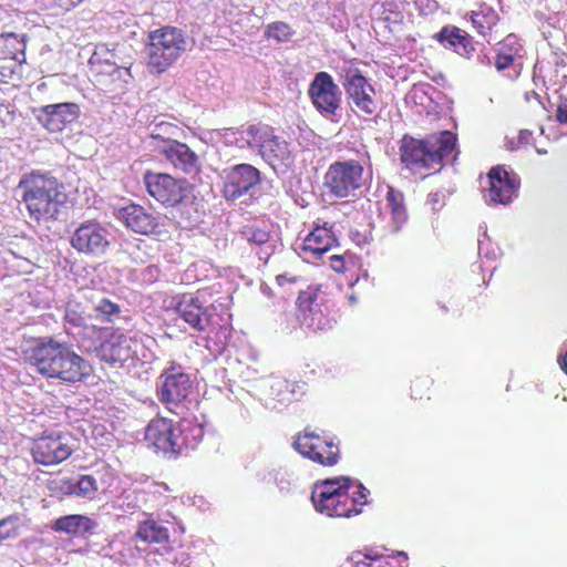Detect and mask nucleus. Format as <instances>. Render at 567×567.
Here are the masks:
<instances>
[{"label":"nucleus","mask_w":567,"mask_h":567,"mask_svg":"<svg viewBox=\"0 0 567 567\" xmlns=\"http://www.w3.org/2000/svg\"><path fill=\"white\" fill-rule=\"evenodd\" d=\"M28 360L43 377L69 384L84 381L92 372L89 361L78 354L72 344L52 337L38 339Z\"/></svg>","instance_id":"1"},{"label":"nucleus","mask_w":567,"mask_h":567,"mask_svg":"<svg viewBox=\"0 0 567 567\" xmlns=\"http://www.w3.org/2000/svg\"><path fill=\"white\" fill-rule=\"evenodd\" d=\"M370 491L349 476L327 478L315 484L311 501L317 512L328 517L349 518L361 513Z\"/></svg>","instance_id":"2"},{"label":"nucleus","mask_w":567,"mask_h":567,"mask_svg":"<svg viewBox=\"0 0 567 567\" xmlns=\"http://www.w3.org/2000/svg\"><path fill=\"white\" fill-rule=\"evenodd\" d=\"M55 177L50 174L31 173L19 183L29 216L35 221L55 220L66 202V194L62 190Z\"/></svg>","instance_id":"3"},{"label":"nucleus","mask_w":567,"mask_h":567,"mask_svg":"<svg viewBox=\"0 0 567 567\" xmlns=\"http://www.w3.org/2000/svg\"><path fill=\"white\" fill-rule=\"evenodd\" d=\"M457 137L451 131H442L426 140L404 136L400 146L402 163L412 171L434 169L452 155Z\"/></svg>","instance_id":"4"},{"label":"nucleus","mask_w":567,"mask_h":567,"mask_svg":"<svg viewBox=\"0 0 567 567\" xmlns=\"http://www.w3.org/2000/svg\"><path fill=\"white\" fill-rule=\"evenodd\" d=\"M365 175L372 177L371 157L365 146L357 152L355 159L337 161L323 176L324 193L334 198L355 196L365 183Z\"/></svg>","instance_id":"5"},{"label":"nucleus","mask_w":567,"mask_h":567,"mask_svg":"<svg viewBox=\"0 0 567 567\" xmlns=\"http://www.w3.org/2000/svg\"><path fill=\"white\" fill-rule=\"evenodd\" d=\"M150 196L166 207H172L173 218L182 227H190L196 219L189 214L192 204L187 203L186 181L176 179L169 174L146 172L143 177Z\"/></svg>","instance_id":"6"},{"label":"nucleus","mask_w":567,"mask_h":567,"mask_svg":"<svg viewBox=\"0 0 567 567\" xmlns=\"http://www.w3.org/2000/svg\"><path fill=\"white\" fill-rule=\"evenodd\" d=\"M186 50L183 30L163 27L148 33L145 59L151 73L161 74L171 68Z\"/></svg>","instance_id":"7"},{"label":"nucleus","mask_w":567,"mask_h":567,"mask_svg":"<svg viewBox=\"0 0 567 567\" xmlns=\"http://www.w3.org/2000/svg\"><path fill=\"white\" fill-rule=\"evenodd\" d=\"M223 196L227 202L248 204L257 199L261 172L251 164L241 163L221 172Z\"/></svg>","instance_id":"8"},{"label":"nucleus","mask_w":567,"mask_h":567,"mask_svg":"<svg viewBox=\"0 0 567 567\" xmlns=\"http://www.w3.org/2000/svg\"><path fill=\"white\" fill-rule=\"evenodd\" d=\"M193 388L190 374L181 367L165 369L156 382L158 400L175 414H182L185 410V401Z\"/></svg>","instance_id":"9"},{"label":"nucleus","mask_w":567,"mask_h":567,"mask_svg":"<svg viewBox=\"0 0 567 567\" xmlns=\"http://www.w3.org/2000/svg\"><path fill=\"white\" fill-rule=\"evenodd\" d=\"M113 235L104 224L96 220L81 223L70 236V245L80 255L90 258L104 257L112 246Z\"/></svg>","instance_id":"10"},{"label":"nucleus","mask_w":567,"mask_h":567,"mask_svg":"<svg viewBox=\"0 0 567 567\" xmlns=\"http://www.w3.org/2000/svg\"><path fill=\"white\" fill-rule=\"evenodd\" d=\"M295 450L320 465L333 466L340 458V450L334 439L324 431L306 427L293 441Z\"/></svg>","instance_id":"11"},{"label":"nucleus","mask_w":567,"mask_h":567,"mask_svg":"<svg viewBox=\"0 0 567 567\" xmlns=\"http://www.w3.org/2000/svg\"><path fill=\"white\" fill-rule=\"evenodd\" d=\"M308 95L321 116L338 121L341 113L342 92L331 74L326 71L316 73L309 84Z\"/></svg>","instance_id":"12"},{"label":"nucleus","mask_w":567,"mask_h":567,"mask_svg":"<svg viewBox=\"0 0 567 567\" xmlns=\"http://www.w3.org/2000/svg\"><path fill=\"white\" fill-rule=\"evenodd\" d=\"M73 451V436L68 432L43 434L33 441L31 447L34 463L43 466H53L64 462Z\"/></svg>","instance_id":"13"},{"label":"nucleus","mask_w":567,"mask_h":567,"mask_svg":"<svg viewBox=\"0 0 567 567\" xmlns=\"http://www.w3.org/2000/svg\"><path fill=\"white\" fill-rule=\"evenodd\" d=\"M341 84L350 103L358 112L372 115L378 109L375 90L368 79L355 68H349L341 75Z\"/></svg>","instance_id":"14"},{"label":"nucleus","mask_w":567,"mask_h":567,"mask_svg":"<svg viewBox=\"0 0 567 567\" xmlns=\"http://www.w3.org/2000/svg\"><path fill=\"white\" fill-rule=\"evenodd\" d=\"M297 302L300 322L303 327L315 332L327 331L333 327L334 320L323 303L324 297L317 293L316 290L308 288V290L300 291Z\"/></svg>","instance_id":"15"},{"label":"nucleus","mask_w":567,"mask_h":567,"mask_svg":"<svg viewBox=\"0 0 567 567\" xmlns=\"http://www.w3.org/2000/svg\"><path fill=\"white\" fill-rule=\"evenodd\" d=\"M32 114L47 131L58 133L75 123L81 115V110L76 103L62 102L33 107Z\"/></svg>","instance_id":"16"},{"label":"nucleus","mask_w":567,"mask_h":567,"mask_svg":"<svg viewBox=\"0 0 567 567\" xmlns=\"http://www.w3.org/2000/svg\"><path fill=\"white\" fill-rule=\"evenodd\" d=\"M519 178L501 166L488 173V188L484 193L487 205H507L517 196Z\"/></svg>","instance_id":"17"},{"label":"nucleus","mask_w":567,"mask_h":567,"mask_svg":"<svg viewBox=\"0 0 567 567\" xmlns=\"http://www.w3.org/2000/svg\"><path fill=\"white\" fill-rule=\"evenodd\" d=\"M178 316L197 331H205L209 326L216 324L217 308L214 305L204 307L198 297L193 295H183L176 305Z\"/></svg>","instance_id":"18"},{"label":"nucleus","mask_w":567,"mask_h":567,"mask_svg":"<svg viewBox=\"0 0 567 567\" xmlns=\"http://www.w3.org/2000/svg\"><path fill=\"white\" fill-rule=\"evenodd\" d=\"M176 422L165 417L152 420L145 430V440L165 457L178 456Z\"/></svg>","instance_id":"19"},{"label":"nucleus","mask_w":567,"mask_h":567,"mask_svg":"<svg viewBox=\"0 0 567 567\" xmlns=\"http://www.w3.org/2000/svg\"><path fill=\"white\" fill-rule=\"evenodd\" d=\"M27 35L17 33L0 34V81L6 82L16 66L25 62Z\"/></svg>","instance_id":"20"},{"label":"nucleus","mask_w":567,"mask_h":567,"mask_svg":"<svg viewBox=\"0 0 567 567\" xmlns=\"http://www.w3.org/2000/svg\"><path fill=\"white\" fill-rule=\"evenodd\" d=\"M133 343V338L124 334L118 329L100 342L95 348V353L101 361L113 365H123L135 353Z\"/></svg>","instance_id":"21"},{"label":"nucleus","mask_w":567,"mask_h":567,"mask_svg":"<svg viewBox=\"0 0 567 567\" xmlns=\"http://www.w3.org/2000/svg\"><path fill=\"white\" fill-rule=\"evenodd\" d=\"M523 45L516 34L511 33L497 43L495 69L498 72H507L506 76L516 79L522 69Z\"/></svg>","instance_id":"22"},{"label":"nucleus","mask_w":567,"mask_h":567,"mask_svg":"<svg viewBox=\"0 0 567 567\" xmlns=\"http://www.w3.org/2000/svg\"><path fill=\"white\" fill-rule=\"evenodd\" d=\"M117 218L136 234L151 235L159 233L161 216L147 212L141 205L132 203L120 208Z\"/></svg>","instance_id":"23"},{"label":"nucleus","mask_w":567,"mask_h":567,"mask_svg":"<svg viewBox=\"0 0 567 567\" xmlns=\"http://www.w3.org/2000/svg\"><path fill=\"white\" fill-rule=\"evenodd\" d=\"M277 176L286 175L295 164L288 142L272 134L260 154Z\"/></svg>","instance_id":"24"},{"label":"nucleus","mask_w":567,"mask_h":567,"mask_svg":"<svg viewBox=\"0 0 567 567\" xmlns=\"http://www.w3.org/2000/svg\"><path fill=\"white\" fill-rule=\"evenodd\" d=\"M158 147L175 168L187 175H195L199 172V157L186 144L178 141H165V145Z\"/></svg>","instance_id":"25"},{"label":"nucleus","mask_w":567,"mask_h":567,"mask_svg":"<svg viewBox=\"0 0 567 567\" xmlns=\"http://www.w3.org/2000/svg\"><path fill=\"white\" fill-rule=\"evenodd\" d=\"M334 225L323 223L322 226L317 225L316 228L306 237L302 244L305 258L308 260H319L333 246L338 244V239L333 231Z\"/></svg>","instance_id":"26"},{"label":"nucleus","mask_w":567,"mask_h":567,"mask_svg":"<svg viewBox=\"0 0 567 567\" xmlns=\"http://www.w3.org/2000/svg\"><path fill=\"white\" fill-rule=\"evenodd\" d=\"M240 236L256 250L258 258L265 262L282 246L275 234L256 226H245Z\"/></svg>","instance_id":"27"},{"label":"nucleus","mask_w":567,"mask_h":567,"mask_svg":"<svg viewBox=\"0 0 567 567\" xmlns=\"http://www.w3.org/2000/svg\"><path fill=\"white\" fill-rule=\"evenodd\" d=\"M443 48L452 50L458 55L471 59L475 48L472 43V38L464 30L455 25H444L439 32L433 35Z\"/></svg>","instance_id":"28"},{"label":"nucleus","mask_w":567,"mask_h":567,"mask_svg":"<svg viewBox=\"0 0 567 567\" xmlns=\"http://www.w3.org/2000/svg\"><path fill=\"white\" fill-rule=\"evenodd\" d=\"M385 200L390 209V217L383 227L384 236L398 235L408 223V213L404 206V195L399 189L388 186Z\"/></svg>","instance_id":"29"},{"label":"nucleus","mask_w":567,"mask_h":567,"mask_svg":"<svg viewBox=\"0 0 567 567\" xmlns=\"http://www.w3.org/2000/svg\"><path fill=\"white\" fill-rule=\"evenodd\" d=\"M51 528L55 533H63L74 537H86L95 533L97 523L89 516L71 514L53 520Z\"/></svg>","instance_id":"30"},{"label":"nucleus","mask_w":567,"mask_h":567,"mask_svg":"<svg viewBox=\"0 0 567 567\" xmlns=\"http://www.w3.org/2000/svg\"><path fill=\"white\" fill-rule=\"evenodd\" d=\"M178 455L185 451L194 450L204 437V427L194 419H179L176 421Z\"/></svg>","instance_id":"31"},{"label":"nucleus","mask_w":567,"mask_h":567,"mask_svg":"<svg viewBox=\"0 0 567 567\" xmlns=\"http://www.w3.org/2000/svg\"><path fill=\"white\" fill-rule=\"evenodd\" d=\"M95 317L103 322L109 323H128L130 310L123 302L114 301L110 298L102 297L93 303Z\"/></svg>","instance_id":"32"},{"label":"nucleus","mask_w":567,"mask_h":567,"mask_svg":"<svg viewBox=\"0 0 567 567\" xmlns=\"http://www.w3.org/2000/svg\"><path fill=\"white\" fill-rule=\"evenodd\" d=\"M59 489L64 495H74L93 499L99 489L97 481L92 475H80L76 478L60 480L56 482Z\"/></svg>","instance_id":"33"},{"label":"nucleus","mask_w":567,"mask_h":567,"mask_svg":"<svg viewBox=\"0 0 567 567\" xmlns=\"http://www.w3.org/2000/svg\"><path fill=\"white\" fill-rule=\"evenodd\" d=\"M229 315L227 318L223 317L217 312V320H214L216 324L209 326L207 330V347L216 352H221L228 343L231 336L230 324L228 322Z\"/></svg>","instance_id":"34"},{"label":"nucleus","mask_w":567,"mask_h":567,"mask_svg":"<svg viewBox=\"0 0 567 567\" xmlns=\"http://www.w3.org/2000/svg\"><path fill=\"white\" fill-rule=\"evenodd\" d=\"M135 538L146 544H167L169 542V533L162 523L148 518L138 524Z\"/></svg>","instance_id":"35"},{"label":"nucleus","mask_w":567,"mask_h":567,"mask_svg":"<svg viewBox=\"0 0 567 567\" xmlns=\"http://www.w3.org/2000/svg\"><path fill=\"white\" fill-rule=\"evenodd\" d=\"M274 130L265 124H250L246 127V137L248 148L258 151L260 155L264 146L268 143L272 136Z\"/></svg>","instance_id":"36"},{"label":"nucleus","mask_w":567,"mask_h":567,"mask_svg":"<svg viewBox=\"0 0 567 567\" xmlns=\"http://www.w3.org/2000/svg\"><path fill=\"white\" fill-rule=\"evenodd\" d=\"M257 476L264 482H274L281 493H290L292 489V474L287 468H271L258 472Z\"/></svg>","instance_id":"37"},{"label":"nucleus","mask_w":567,"mask_h":567,"mask_svg":"<svg viewBox=\"0 0 567 567\" xmlns=\"http://www.w3.org/2000/svg\"><path fill=\"white\" fill-rule=\"evenodd\" d=\"M64 323L71 328H83L86 326L87 317L78 302H68L63 316Z\"/></svg>","instance_id":"38"},{"label":"nucleus","mask_w":567,"mask_h":567,"mask_svg":"<svg viewBox=\"0 0 567 567\" xmlns=\"http://www.w3.org/2000/svg\"><path fill=\"white\" fill-rule=\"evenodd\" d=\"M471 20L477 32L484 35L486 31L491 30L492 25L495 24L496 16L491 11V9H487V12L484 10L473 11Z\"/></svg>","instance_id":"39"},{"label":"nucleus","mask_w":567,"mask_h":567,"mask_svg":"<svg viewBox=\"0 0 567 567\" xmlns=\"http://www.w3.org/2000/svg\"><path fill=\"white\" fill-rule=\"evenodd\" d=\"M151 137L154 140H161L163 145L165 141H174L171 136L174 134L175 126L168 122H154L150 125Z\"/></svg>","instance_id":"40"},{"label":"nucleus","mask_w":567,"mask_h":567,"mask_svg":"<svg viewBox=\"0 0 567 567\" xmlns=\"http://www.w3.org/2000/svg\"><path fill=\"white\" fill-rule=\"evenodd\" d=\"M266 34L278 42L288 41L292 34L291 28L285 22H274L268 25Z\"/></svg>","instance_id":"41"},{"label":"nucleus","mask_w":567,"mask_h":567,"mask_svg":"<svg viewBox=\"0 0 567 567\" xmlns=\"http://www.w3.org/2000/svg\"><path fill=\"white\" fill-rule=\"evenodd\" d=\"M19 517L10 515L0 520V540L13 537L19 528Z\"/></svg>","instance_id":"42"},{"label":"nucleus","mask_w":567,"mask_h":567,"mask_svg":"<svg viewBox=\"0 0 567 567\" xmlns=\"http://www.w3.org/2000/svg\"><path fill=\"white\" fill-rule=\"evenodd\" d=\"M116 62L115 54L107 50L105 45H99L96 47L95 51L91 55L89 63L92 66L95 65H103V63H112Z\"/></svg>","instance_id":"43"},{"label":"nucleus","mask_w":567,"mask_h":567,"mask_svg":"<svg viewBox=\"0 0 567 567\" xmlns=\"http://www.w3.org/2000/svg\"><path fill=\"white\" fill-rule=\"evenodd\" d=\"M116 62L115 54L107 50L105 45H99L96 47L95 51L91 55L89 63L92 66L95 65H103V63H112Z\"/></svg>","instance_id":"44"},{"label":"nucleus","mask_w":567,"mask_h":567,"mask_svg":"<svg viewBox=\"0 0 567 567\" xmlns=\"http://www.w3.org/2000/svg\"><path fill=\"white\" fill-rule=\"evenodd\" d=\"M113 70L114 71L111 76L112 81L118 83L116 85L117 89H123L132 79L130 68L118 65L117 68H113Z\"/></svg>","instance_id":"45"},{"label":"nucleus","mask_w":567,"mask_h":567,"mask_svg":"<svg viewBox=\"0 0 567 567\" xmlns=\"http://www.w3.org/2000/svg\"><path fill=\"white\" fill-rule=\"evenodd\" d=\"M532 132L528 131V130H522L518 134V137H517V142L515 143L514 141H509L508 142V148L511 151H514L516 148H518L519 146H523V145H527L529 144L530 142V138H532Z\"/></svg>","instance_id":"46"},{"label":"nucleus","mask_w":567,"mask_h":567,"mask_svg":"<svg viewBox=\"0 0 567 567\" xmlns=\"http://www.w3.org/2000/svg\"><path fill=\"white\" fill-rule=\"evenodd\" d=\"M16 118V112L9 105L0 106V121L3 124H10Z\"/></svg>","instance_id":"47"},{"label":"nucleus","mask_w":567,"mask_h":567,"mask_svg":"<svg viewBox=\"0 0 567 567\" xmlns=\"http://www.w3.org/2000/svg\"><path fill=\"white\" fill-rule=\"evenodd\" d=\"M556 118L561 124H567V99L560 96V103L557 107Z\"/></svg>","instance_id":"48"},{"label":"nucleus","mask_w":567,"mask_h":567,"mask_svg":"<svg viewBox=\"0 0 567 567\" xmlns=\"http://www.w3.org/2000/svg\"><path fill=\"white\" fill-rule=\"evenodd\" d=\"M220 135L227 145H234V143L236 142V137L238 135L237 128H234V127L224 128Z\"/></svg>","instance_id":"49"},{"label":"nucleus","mask_w":567,"mask_h":567,"mask_svg":"<svg viewBox=\"0 0 567 567\" xmlns=\"http://www.w3.org/2000/svg\"><path fill=\"white\" fill-rule=\"evenodd\" d=\"M237 133L238 135L236 137V142L234 143V145L237 146L238 148H248L246 127L237 128Z\"/></svg>","instance_id":"50"},{"label":"nucleus","mask_w":567,"mask_h":567,"mask_svg":"<svg viewBox=\"0 0 567 567\" xmlns=\"http://www.w3.org/2000/svg\"><path fill=\"white\" fill-rule=\"evenodd\" d=\"M330 265L333 270L341 272L344 270V259L340 255H333L330 257Z\"/></svg>","instance_id":"51"},{"label":"nucleus","mask_w":567,"mask_h":567,"mask_svg":"<svg viewBox=\"0 0 567 567\" xmlns=\"http://www.w3.org/2000/svg\"><path fill=\"white\" fill-rule=\"evenodd\" d=\"M96 66V71L100 73V74H106L109 76H112V73H113V68H117L118 64L116 62H112V63H103V65H95Z\"/></svg>","instance_id":"52"},{"label":"nucleus","mask_w":567,"mask_h":567,"mask_svg":"<svg viewBox=\"0 0 567 567\" xmlns=\"http://www.w3.org/2000/svg\"><path fill=\"white\" fill-rule=\"evenodd\" d=\"M276 281H277L278 286L282 287L287 282H289V284L295 282L296 278L295 277H288L286 274H282V275H278L276 277Z\"/></svg>","instance_id":"53"},{"label":"nucleus","mask_w":567,"mask_h":567,"mask_svg":"<svg viewBox=\"0 0 567 567\" xmlns=\"http://www.w3.org/2000/svg\"><path fill=\"white\" fill-rule=\"evenodd\" d=\"M565 354L558 359L561 370L567 374V341L564 343Z\"/></svg>","instance_id":"54"},{"label":"nucleus","mask_w":567,"mask_h":567,"mask_svg":"<svg viewBox=\"0 0 567 567\" xmlns=\"http://www.w3.org/2000/svg\"><path fill=\"white\" fill-rule=\"evenodd\" d=\"M483 254L487 259L495 258V252H489L488 250L484 252V241L478 239V255L482 256Z\"/></svg>","instance_id":"55"},{"label":"nucleus","mask_w":567,"mask_h":567,"mask_svg":"<svg viewBox=\"0 0 567 567\" xmlns=\"http://www.w3.org/2000/svg\"><path fill=\"white\" fill-rule=\"evenodd\" d=\"M477 61L481 64H486V65L491 64V59H489V56L487 54H478L477 55Z\"/></svg>","instance_id":"56"},{"label":"nucleus","mask_w":567,"mask_h":567,"mask_svg":"<svg viewBox=\"0 0 567 567\" xmlns=\"http://www.w3.org/2000/svg\"><path fill=\"white\" fill-rule=\"evenodd\" d=\"M429 202L433 204V209H436L435 204L439 202V194L437 193L430 194Z\"/></svg>","instance_id":"57"},{"label":"nucleus","mask_w":567,"mask_h":567,"mask_svg":"<svg viewBox=\"0 0 567 567\" xmlns=\"http://www.w3.org/2000/svg\"><path fill=\"white\" fill-rule=\"evenodd\" d=\"M284 385H286L285 381L276 380V381L272 383L271 388H272V389H274V388H281V386H284Z\"/></svg>","instance_id":"58"},{"label":"nucleus","mask_w":567,"mask_h":567,"mask_svg":"<svg viewBox=\"0 0 567 567\" xmlns=\"http://www.w3.org/2000/svg\"><path fill=\"white\" fill-rule=\"evenodd\" d=\"M536 152H537L538 154H540V155H543V154H546V153H547V151H546V150H544V148H536Z\"/></svg>","instance_id":"59"},{"label":"nucleus","mask_w":567,"mask_h":567,"mask_svg":"<svg viewBox=\"0 0 567 567\" xmlns=\"http://www.w3.org/2000/svg\"><path fill=\"white\" fill-rule=\"evenodd\" d=\"M349 301H350L351 303H355V302H357V298H355L354 296H350V297H349Z\"/></svg>","instance_id":"60"},{"label":"nucleus","mask_w":567,"mask_h":567,"mask_svg":"<svg viewBox=\"0 0 567 567\" xmlns=\"http://www.w3.org/2000/svg\"><path fill=\"white\" fill-rule=\"evenodd\" d=\"M400 555H402L405 559L408 558L405 553H400Z\"/></svg>","instance_id":"61"}]
</instances>
